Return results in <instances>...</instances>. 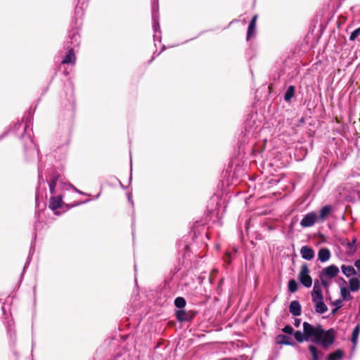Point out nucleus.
Wrapping results in <instances>:
<instances>
[{
    "label": "nucleus",
    "mask_w": 360,
    "mask_h": 360,
    "mask_svg": "<svg viewBox=\"0 0 360 360\" xmlns=\"http://www.w3.org/2000/svg\"><path fill=\"white\" fill-rule=\"evenodd\" d=\"M294 337L298 342L310 341L326 349L334 343L335 330L332 328L324 330L320 324L314 326L308 322H304L303 332L300 330L295 331Z\"/></svg>",
    "instance_id": "nucleus-1"
},
{
    "label": "nucleus",
    "mask_w": 360,
    "mask_h": 360,
    "mask_svg": "<svg viewBox=\"0 0 360 360\" xmlns=\"http://www.w3.org/2000/svg\"><path fill=\"white\" fill-rule=\"evenodd\" d=\"M34 111L30 110L25 115L24 132L20 138L23 140V148L25 155L27 160H30L32 158L37 157L39 162H40L41 156L39 148L34 143L30 133H26L27 129L32 125Z\"/></svg>",
    "instance_id": "nucleus-2"
},
{
    "label": "nucleus",
    "mask_w": 360,
    "mask_h": 360,
    "mask_svg": "<svg viewBox=\"0 0 360 360\" xmlns=\"http://www.w3.org/2000/svg\"><path fill=\"white\" fill-rule=\"evenodd\" d=\"M262 128L261 120L257 119V113H251L248 115L245 122V131L242 141L245 143L248 140V143L252 138H256Z\"/></svg>",
    "instance_id": "nucleus-3"
},
{
    "label": "nucleus",
    "mask_w": 360,
    "mask_h": 360,
    "mask_svg": "<svg viewBox=\"0 0 360 360\" xmlns=\"http://www.w3.org/2000/svg\"><path fill=\"white\" fill-rule=\"evenodd\" d=\"M159 5L158 0H152V19L153 29L154 32L153 40L155 46H157V41L161 42V31L159 23Z\"/></svg>",
    "instance_id": "nucleus-4"
},
{
    "label": "nucleus",
    "mask_w": 360,
    "mask_h": 360,
    "mask_svg": "<svg viewBox=\"0 0 360 360\" xmlns=\"http://www.w3.org/2000/svg\"><path fill=\"white\" fill-rule=\"evenodd\" d=\"M80 44V35L77 28H73L69 31L68 35L64 42L65 49H75L79 47Z\"/></svg>",
    "instance_id": "nucleus-5"
},
{
    "label": "nucleus",
    "mask_w": 360,
    "mask_h": 360,
    "mask_svg": "<svg viewBox=\"0 0 360 360\" xmlns=\"http://www.w3.org/2000/svg\"><path fill=\"white\" fill-rule=\"evenodd\" d=\"M300 282L306 288H309L312 285V279L309 276V269L307 264H303L298 276Z\"/></svg>",
    "instance_id": "nucleus-6"
},
{
    "label": "nucleus",
    "mask_w": 360,
    "mask_h": 360,
    "mask_svg": "<svg viewBox=\"0 0 360 360\" xmlns=\"http://www.w3.org/2000/svg\"><path fill=\"white\" fill-rule=\"evenodd\" d=\"M70 139L68 136H66L64 143L60 146H58L53 151V156L56 160L60 161L65 157L68 151V145Z\"/></svg>",
    "instance_id": "nucleus-7"
},
{
    "label": "nucleus",
    "mask_w": 360,
    "mask_h": 360,
    "mask_svg": "<svg viewBox=\"0 0 360 360\" xmlns=\"http://www.w3.org/2000/svg\"><path fill=\"white\" fill-rule=\"evenodd\" d=\"M318 221V215L315 212H310L305 214L300 221L302 227H311Z\"/></svg>",
    "instance_id": "nucleus-8"
},
{
    "label": "nucleus",
    "mask_w": 360,
    "mask_h": 360,
    "mask_svg": "<svg viewBox=\"0 0 360 360\" xmlns=\"http://www.w3.org/2000/svg\"><path fill=\"white\" fill-rule=\"evenodd\" d=\"M175 315L179 322H191L194 318L195 313L191 311L179 309L176 311Z\"/></svg>",
    "instance_id": "nucleus-9"
},
{
    "label": "nucleus",
    "mask_w": 360,
    "mask_h": 360,
    "mask_svg": "<svg viewBox=\"0 0 360 360\" xmlns=\"http://www.w3.org/2000/svg\"><path fill=\"white\" fill-rule=\"evenodd\" d=\"M63 203V195L61 194L52 195L49 199V207L54 212L55 214H58L57 209L60 207Z\"/></svg>",
    "instance_id": "nucleus-10"
},
{
    "label": "nucleus",
    "mask_w": 360,
    "mask_h": 360,
    "mask_svg": "<svg viewBox=\"0 0 360 360\" xmlns=\"http://www.w3.org/2000/svg\"><path fill=\"white\" fill-rule=\"evenodd\" d=\"M339 271V268L336 265L331 264L326 268H323L321 271H320V274L328 278H333L338 274Z\"/></svg>",
    "instance_id": "nucleus-11"
},
{
    "label": "nucleus",
    "mask_w": 360,
    "mask_h": 360,
    "mask_svg": "<svg viewBox=\"0 0 360 360\" xmlns=\"http://www.w3.org/2000/svg\"><path fill=\"white\" fill-rule=\"evenodd\" d=\"M67 52L62 60V64H70L72 65L75 64L76 62V56L75 53V50L71 49H65Z\"/></svg>",
    "instance_id": "nucleus-12"
},
{
    "label": "nucleus",
    "mask_w": 360,
    "mask_h": 360,
    "mask_svg": "<svg viewBox=\"0 0 360 360\" xmlns=\"http://www.w3.org/2000/svg\"><path fill=\"white\" fill-rule=\"evenodd\" d=\"M233 167V163L231 164V169L229 171V175L231 176V178L233 179H238L239 177H240L245 174L244 168L239 164H236L233 169H232Z\"/></svg>",
    "instance_id": "nucleus-13"
},
{
    "label": "nucleus",
    "mask_w": 360,
    "mask_h": 360,
    "mask_svg": "<svg viewBox=\"0 0 360 360\" xmlns=\"http://www.w3.org/2000/svg\"><path fill=\"white\" fill-rule=\"evenodd\" d=\"M340 280L343 284V285H340V295L342 300L345 301L350 300L352 297L350 293L351 290L347 286V281L343 278H340Z\"/></svg>",
    "instance_id": "nucleus-14"
},
{
    "label": "nucleus",
    "mask_w": 360,
    "mask_h": 360,
    "mask_svg": "<svg viewBox=\"0 0 360 360\" xmlns=\"http://www.w3.org/2000/svg\"><path fill=\"white\" fill-rule=\"evenodd\" d=\"M312 301L323 297L322 288L318 279L315 280L313 290L311 292Z\"/></svg>",
    "instance_id": "nucleus-15"
},
{
    "label": "nucleus",
    "mask_w": 360,
    "mask_h": 360,
    "mask_svg": "<svg viewBox=\"0 0 360 360\" xmlns=\"http://www.w3.org/2000/svg\"><path fill=\"white\" fill-rule=\"evenodd\" d=\"M289 311L294 316H298L302 314V307L300 302L297 300H293L290 303Z\"/></svg>",
    "instance_id": "nucleus-16"
},
{
    "label": "nucleus",
    "mask_w": 360,
    "mask_h": 360,
    "mask_svg": "<svg viewBox=\"0 0 360 360\" xmlns=\"http://www.w3.org/2000/svg\"><path fill=\"white\" fill-rule=\"evenodd\" d=\"M300 254L302 257L306 260H311L314 257V251L309 246H303L301 248Z\"/></svg>",
    "instance_id": "nucleus-17"
},
{
    "label": "nucleus",
    "mask_w": 360,
    "mask_h": 360,
    "mask_svg": "<svg viewBox=\"0 0 360 360\" xmlns=\"http://www.w3.org/2000/svg\"><path fill=\"white\" fill-rule=\"evenodd\" d=\"M312 302L315 304V309L318 314H324L328 311V307L323 302V297Z\"/></svg>",
    "instance_id": "nucleus-18"
},
{
    "label": "nucleus",
    "mask_w": 360,
    "mask_h": 360,
    "mask_svg": "<svg viewBox=\"0 0 360 360\" xmlns=\"http://www.w3.org/2000/svg\"><path fill=\"white\" fill-rule=\"evenodd\" d=\"M332 209V206L329 205L322 207L320 210V214L318 215V221H323L330 214Z\"/></svg>",
    "instance_id": "nucleus-19"
},
{
    "label": "nucleus",
    "mask_w": 360,
    "mask_h": 360,
    "mask_svg": "<svg viewBox=\"0 0 360 360\" xmlns=\"http://www.w3.org/2000/svg\"><path fill=\"white\" fill-rule=\"evenodd\" d=\"M330 257V252L326 248H321L318 252V259L321 262H327Z\"/></svg>",
    "instance_id": "nucleus-20"
},
{
    "label": "nucleus",
    "mask_w": 360,
    "mask_h": 360,
    "mask_svg": "<svg viewBox=\"0 0 360 360\" xmlns=\"http://www.w3.org/2000/svg\"><path fill=\"white\" fill-rule=\"evenodd\" d=\"M308 349L312 356L311 360H321V357L323 355V353L319 351L317 347L314 345H310L308 347Z\"/></svg>",
    "instance_id": "nucleus-21"
},
{
    "label": "nucleus",
    "mask_w": 360,
    "mask_h": 360,
    "mask_svg": "<svg viewBox=\"0 0 360 360\" xmlns=\"http://www.w3.org/2000/svg\"><path fill=\"white\" fill-rule=\"evenodd\" d=\"M290 337L285 335H278L276 338V343L278 345H294L295 342L290 340Z\"/></svg>",
    "instance_id": "nucleus-22"
},
{
    "label": "nucleus",
    "mask_w": 360,
    "mask_h": 360,
    "mask_svg": "<svg viewBox=\"0 0 360 360\" xmlns=\"http://www.w3.org/2000/svg\"><path fill=\"white\" fill-rule=\"evenodd\" d=\"M344 357V352L342 349H337L330 353L326 360H341Z\"/></svg>",
    "instance_id": "nucleus-23"
},
{
    "label": "nucleus",
    "mask_w": 360,
    "mask_h": 360,
    "mask_svg": "<svg viewBox=\"0 0 360 360\" xmlns=\"http://www.w3.org/2000/svg\"><path fill=\"white\" fill-rule=\"evenodd\" d=\"M341 270L342 274L347 277H350L351 276L356 275V271L352 266H347L342 264L341 266Z\"/></svg>",
    "instance_id": "nucleus-24"
},
{
    "label": "nucleus",
    "mask_w": 360,
    "mask_h": 360,
    "mask_svg": "<svg viewBox=\"0 0 360 360\" xmlns=\"http://www.w3.org/2000/svg\"><path fill=\"white\" fill-rule=\"evenodd\" d=\"M360 333V324H357L354 328L353 329L351 342L353 345V347H355L357 344L358 337Z\"/></svg>",
    "instance_id": "nucleus-25"
},
{
    "label": "nucleus",
    "mask_w": 360,
    "mask_h": 360,
    "mask_svg": "<svg viewBox=\"0 0 360 360\" xmlns=\"http://www.w3.org/2000/svg\"><path fill=\"white\" fill-rule=\"evenodd\" d=\"M349 290L352 292H356L360 288V282L356 278H352L349 281Z\"/></svg>",
    "instance_id": "nucleus-26"
},
{
    "label": "nucleus",
    "mask_w": 360,
    "mask_h": 360,
    "mask_svg": "<svg viewBox=\"0 0 360 360\" xmlns=\"http://www.w3.org/2000/svg\"><path fill=\"white\" fill-rule=\"evenodd\" d=\"M295 91V86L292 85L289 86L285 93L284 100L286 102H289L294 97Z\"/></svg>",
    "instance_id": "nucleus-27"
},
{
    "label": "nucleus",
    "mask_w": 360,
    "mask_h": 360,
    "mask_svg": "<svg viewBox=\"0 0 360 360\" xmlns=\"http://www.w3.org/2000/svg\"><path fill=\"white\" fill-rule=\"evenodd\" d=\"M7 333L10 336L11 341L14 345L16 341V335L15 330L13 328L12 325L10 323H8L7 326Z\"/></svg>",
    "instance_id": "nucleus-28"
},
{
    "label": "nucleus",
    "mask_w": 360,
    "mask_h": 360,
    "mask_svg": "<svg viewBox=\"0 0 360 360\" xmlns=\"http://www.w3.org/2000/svg\"><path fill=\"white\" fill-rule=\"evenodd\" d=\"M186 304V301L183 297H177L174 300V306L179 309H182Z\"/></svg>",
    "instance_id": "nucleus-29"
},
{
    "label": "nucleus",
    "mask_w": 360,
    "mask_h": 360,
    "mask_svg": "<svg viewBox=\"0 0 360 360\" xmlns=\"http://www.w3.org/2000/svg\"><path fill=\"white\" fill-rule=\"evenodd\" d=\"M41 182H44L41 172L40 171L39 168V164L38 165V187L37 188L36 191V201L37 202L39 198V186L41 185Z\"/></svg>",
    "instance_id": "nucleus-30"
},
{
    "label": "nucleus",
    "mask_w": 360,
    "mask_h": 360,
    "mask_svg": "<svg viewBox=\"0 0 360 360\" xmlns=\"http://www.w3.org/2000/svg\"><path fill=\"white\" fill-rule=\"evenodd\" d=\"M288 288L290 292H295L298 288V284L297 281L295 279H290L288 283Z\"/></svg>",
    "instance_id": "nucleus-31"
},
{
    "label": "nucleus",
    "mask_w": 360,
    "mask_h": 360,
    "mask_svg": "<svg viewBox=\"0 0 360 360\" xmlns=\"http://www.w3.org/2000/svg\"><path fill=\"white\" fill-rule=\"evenodd\" d=\"M342 300L338 299L332 302V304L335 306V308L331 310V315H335L338 311L342 307Z\"/></svg>",
    "instance_id": "nucleus-32"
},
{
    "label": "nucleus",
    "mask_w": 360,
    "mask_h": 360,
    "mask_svg": "<svg viewBox=\"0 0 360 360\" xmlns=\"http://www.w3.org/2000/svg\"><path fill=\"white\" fill-rule=\"evenodd\" d=\"M49 180H51V181H60V179H61V176L60 174L56 172V171H53L50 174H49Z\"/></svg>",
    "instance_id": "nucleus-33"
},
{
    "label": "nucleus",
    "mask_w": 360,
    "mask_h": 360,
    "mask_svg": "<svg viewBox=\"0 0 360 360\" xmlns=\"http://www.w3.org/2000/svg\"><path fill=\"white\" fill-rule=\"evenodd\" d=\"M127 357L128 354L126 352L117 353L108 360H127Z\"/></svg>",
    "instance_id": "nucleus-34"
},
{
    "label": "nucleus",
    "mask_w": 360,
    "mask_h": 360,
    "mask_svg": "<svg viewBox=\"0 0 360 360\" xmlns=\"http://www.w3.org/2000/svg\"><path fill=\"white\" fill-rule=\"evenodd\" d=\"M255 32L256 27L248 25L246 37L247 41H249L252 37H254L255 35Z\"/></svg>",
    "instance_id": "nucleus-35"
},
{
    "label": "nucleus",
    "mask_w": 360,
    "mask_h": 360,
    "mask_svg": "<svg viewBox=\"0 0 360 360\" xmlns=\"http://www.w3.org/2000/svg\"><path fill=\"white\" fill-rule=\"evenodd\" d=\"M360 35V27L355 29L349 36L350 41H354Z\"/></svg>",
    "instance_id": "nucleus-36"
},
{
    "label": "nucleus",
    "mask_w": 360,
    "mask_h": 360,
    "mask_svg": "<svg viewBox=\"0 0 360 360\" xmlns=\"http://www.w3.org/2000/svg\"><path fill=\"white\" fill-rule=\"evenodd\" d=\"M319 278L321 280V286L322 285L324 288H328L330 285L329 282L326 280V276H322V274L319 273Z\"/></svg>",
    "instance_id": "nucleus-37"
},
{
    "label": "nucleus",
    "mask_w": 360,
    "mask_h": 360,
    "mask_svg": "<svg viewBox=\"0 0 360 360\" xmlns=\"http://www.w3.org/2000/svg\"><path fill=\"white\" fill-rule=\"evenodd\" d=\"M282 331L284 333L292 335L294 332V329L290 325H286L284 328H282Z\"/></svg>",
    "instance_id": "nucleus-38"
},
{
    "label": "nucleus",
    "mask_w": 360,
    "mask_h": 360,
    "mask_svg": "<svg viewBox=\"0 0 360 360\" xmlns=\"http://www.w3.org/2000/svg\"><path fill=\"white\" fill-rule=\"evenodd\" d=\"M257 18V15H254L252 17V18L251 19L248 25L256 27Z\"/></svg>",
    "instance_id": "nucleus-39"
},
{
    "label": "nucleus",
    "mask_w": 360,
    "mask_h": 360,
    "mask_svg": "<svg viewBox=\"0 0 360 360\" xmlns=\"http://www.w3.org/2000/svg\"><path fill=\"white\" fill-rule=\"evenodd\" d=\"M49 191H50V193L52 195H54L56 193V186H49Z\"/></svg>",
    "instance_id": "nucleus-40"
},
{
    "label": "nucleus",
    "mask_w": 360,
    "mask_h": 360,
    "mask_svg": "<svg viewBox=\"0 0 360 360\" xmlns=\"http://www.w3.org/2000/svg\"><path fill=\"white\" fill-rule=\"evenodd\" d=\"M127 198H128L129 202H130L131 206L134 207V201L132 200V195H131V193H128L127 194Z\"/></svg>",
    "instance_id": "nucleus-41"
},
{
    "label": "nucleus",
    "mask_w": 360,
    "mask_h": 360,
    "mask_svg": "<svg viewBox=\"0 0 360 360\" xmlns=\"http://www.w3.org/2000/svg\"><path fill=\"white\" fill-rule=\"evenodd\" d=\"M89 201H90V199H87V200H84V201L77 202L75 203L74 205H72L71 206V207H75V206H77V205H82V204H83V203L88 202Z\"/></svg>",
    "instance_id": "nucleus-42"
},
{
    "label": "nucleus",
    "mask_w": 360,
    "mask_h": 360,
    "mask_svg": "<svg viewBox=\"0 0 360 360\" xmlns=\"http://www.w3.org/2000/svg\"><path fill=\"white\" fill-rule=\"evenodd\" d=\"M49 186H56L57 185V181H51V180H46Z\"/></svg>",
    "instance_id": "nucleus-43"
},
{
    "label": "nucleus",
    "mask_w": 360,
    "mask_h": 360,
    "mask_svg": "<svg viewBox=\"0 0 360 360\" xmlns=\"http://www.w3.org/2000/svg\"><path fill=\"white\" fill-rule=\"evenodd\" d=\"M354 266L358 271H360V259L355 261Z\"/></svg>",
    "instance_id": "nucleus-44"
},
{
    "label": "nucleus",
    "mask_w": 360,
    "mask_h": 360,
    "mask_svg": "<svg viewBox=\"0 0 360 360\" xmlns=\"http://www.w3.org/2000/svg\"><path fill=\"white\" fill-rule=\"evenodd\" d=\"M301 323V320L300 319H295L294 325L295 327H299Z\"/></svg>",
    "instance_id": "nucleus-45"
},
{
    "label": "nucleus",
    "mask_w": 360,
    "mask_h": 360,
    "mask_svg": "<svg viewBox=\"0 0 360 360\" xmlns=\"http://www.w3.org/2000/svg\"><path fill=\"white\" fill-rule=\"evenodd\" d=\"M80 13H82V8L79 7L78 6H77L76 8H75V14L78 15Z\"/></svg>",
    "instance_id": "nucleus-46"
},
{
    "label": "nucleus",
    "mask_w": 360,
    "mask_h": 360,
    "mask_svg": "<svg viewBox=\"0 0 360 360\" xmlns=\"http://www.w3.org/2000/svg\"><path fill=\"white\" fill-rule=\"evenodd\" d=\"M69 102H70V106L71 110H73L74 109V99L72 98H71L69 100Z\"/></svg>",
    "instance_id": "nucleus-47"
},
{
    "label": "nucleus",
    "mask_w": 360,
    "mask_h": 360,
    "mask_svg": "<svg viewBox=\"0 0 360 360\" xmlns=\"http://www.w3.org/2000/svg\"><path fill=\"white\" fill-rule=\"evenodd\" d=\"M130 167H131V168H130V176H129V181H131V179H132V174H131V172H132V160H131V161H130Z\"/></svg>",
    "instance_id": "nucleus-48"
},
{
    "label": "nucleus",
    "mask_w": 360,
    "mask_h": 360,
    "mask_svg": "<svg viewBox=\"0 0 360 360\" xmlns=\"http://www.w3.org/2000/svg\"><path fill=\"white\" fill-rule=\"evenodd\" d=\"M259 153H260V151H259L257 149L252 150V153H253L254 156H255V157L257 156V154Z\"/></svg>",
    "instance_id": "nucleus-49"
},
{
    "label": "nucleus",
    "mask_w": 360,
    "mask_h": 360,
    "mask_svg": "<svg viewBox=\"0 0 360 360\" xmlns=\"http://www.w3.org/2000/svg\"><path fill=\"white\" fill-rule=\"evenodd\" d=\"M72 188H73V190H75L76 192L80 193V194H84V193H82V191H79V189H77L74 186H71Z\"/></svg>",
    "instance_id": "nucleus-50"
},
{
    "label": "nucleus",
    "mask_w": 360,
    "mask_h": 360,
    "mask_svg": "<svg viewBox=\"0 0 360 360\" xmlns=\"http://www.w3.org/2000/svg\"><path fill=\"white\" fill-rule=\"evenodd\" d=\"M22 123H20V122H19V123H17V124L15 125V129H19L20 127H22Z\"/></svg>",
    "instance_id": "nucleus-51"
},
{
    "label": "nucleus",
    "mask_w": 360,
    "mask_h": 360,
    "mask_svg": "<svg viewBox=\"0 0 360 360\" xmlns=\"http://www.w3.org/2000/svg\"><path fill=\"white\" fill-rule=\"evenodd\" d=\"M165 46H162V50L160 53H158L157 55L158 56L162 51L165 50Z\"/></svg>",
    "instance_id": "nucleus-52"
},
{
    "label": "nucleus",
    "mask_w": 360,
    "mask_h": 360,
    "mask_svg": "<svg viewBox=\"0 0 360 360\" xmlns=\"http://www.w3.org/2000/svg\"><path fill=\"white\" fill-rule=\"evenodd\" d=\"M6 133H4L3 134H1V136H0V140L4 137L6 136Z\"/></svg>",
    "instance_id": "nucleus-53"
},
{
    "label": "nucleus",
    "mask_w": 360,
    "mask_h": 360,
    "mask_svg": "<svg viewBox=\"0 0 360 360\" xmlns=\"http://www.w3.org/2000/svg\"><path fill=\"white\" fill-rule=\"evenodd\" d=\"M304 122V119L303 117H302L300 120V122L302 123Z\"/></svg>",
    "instance_id": "nucleus-54"
},
{
    "label": "nucleus",
    "mask_w": 360,
    "mask_h": 360,
    "mask_svg": "<svg viewBox=\"0 0 360 360\" xmlns=\"http://www.w3.org/2000/svg\"><path fill=\"white\" fill-rule=\"evenodd\" d=\"M120 184L121 186H122L123 188H124V189H125V188H127V187L124 186V185H122L121 182H120Z\"/></svg>",
    "instance_id": "nucleus-55"
},
{
    "label": "nucleus",
    "mask_w": 360,
    "mask_h": 360,
    "mask_svg": "<svg viewBox=\"0 0 360 360\" xmlns=\"http://www.w3.org/2000/svg\"><path fill=\"white\" fill-rule=\"evenodd\" d=\"M37 221L35 222V224H34V229H37Z\"/></svg>",
    "instance_id": "nucleus-56"
},
{
    "label": "nucleus",
    "mask_w": 360,
    "mask_h": 360,
    "mask_svg": "<svg viewBox=\"0 0 360 360\" xmlns=\"http://www.w3.org/2000/svg\"><path fill=\"white\" fill-rule=\"evenodd\" d=\"M26 267H27V264H25L24 268H23V271H25Z\"/></svg>",
    "instance_id": "nucleus-57"
},
{
    "label": "nucleus",
    "mask_w": 360,
    "mask_h": 360,
    "mask_svg": "<svg viewBox=\"0 0 360 360\" xmlns=\"http://www.w3.org/2000/svg\"><path fill=\"white\" fill-rule=\"evenodd\" d=\"M154 58H155V56H153V57L152 58V59L150 60V62L153 61V60H154Z\"/></svg>",
    "instance_id": "nucleus-58"
},
{
    "label": "nucleus",
    "mask_w": 360,
    "mask_h": 360,
    "mask_svg": "<svg viewBox=\"0 0 360 360\" xmlns=\"http://www.w3.org/2000/svg\"><path fill=\"white\" fill-rule=\"evenodd\" d=\"M1 310L4 312V310H5V309H4V307H1Z\"/></svg>",
    "instance_id": "nucleus-59"
},
{
    "label": "nucleus",
    "mask_w": 360,
    "mask_h": 360,
    "mask_svg": "<svg viewBox=\"0 0 360 360\" xmlns=\"http://www.w3.org/2000/svg\"><path fill=\"white\" fill-rule=\"evenodd\" d=\"M234 21H236V20H233L231 21L230 24L233 23Z\"/></svg>",
    "instance_id": "nucleus-60"
},
{
    "label": "nucleus",
    "mask_w": 360,
    "mask_h": 360,
    "mask_svg": "<svg viewBox=\"0 0 360 360\" xmlns=\"http://www.w3.org/2000/svg\"><path fill=\"white\" fill-rule=\"evenodd\" d=\"M359 277L360 278V271H359Z\"/></svg>",
    "instance_id": "nucleus-61"
}]
</instances>
